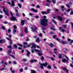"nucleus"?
Returning a JSON list of instances; mask_svg holds the SVG:
<instances>
[{"mask_svg":"<svg viewBox=\"0 0 73 73\" xmlns=\"http://www.w3.org/2000/svg\"><path fill=\"white\" fill-rule=\"evenodd\" d=\"M3 42H5V41L3 40H0V44H1Z\"/></svg>","mask_w":73,"mask_h":73,"instance_id":"nucleus-21","label":"nucleus"},{"mask_svg":"<svg viewBox=\"0 0 73 73\" xmlns=\"http://www.w3.org/2000/svg\"><path fill=\"white\" fill-rule=\"evenodd\" d=\"M2 28L3 29V30H5V27H4V26H2Z\"/></svg>","mask_w":73,"mask_h":73,"instance_id":"nucleus-59","label":"nucleus"},{"mask_svg":"<svg viewBox=\"0 0 73 73\" xmlns=\"http://www.w3.org/2000/svg\"><path fill=\"white\" fill-rule=\"evenodd\" d=\"M8 22L7 21H4V24H8Z\"/></svg>","mask_w":73,"mask_h":73,"instance_id":"nucleus-44","label":"nucleus"},{"mask_svg":"<svg viewBox=\"0 0 73 73\" xmlns=\"http://www.w3.org/2000/svg\"><path fill=\"white\" fill-rule=\"evenodd\" d=\"M50 10L48 9L47 10V11L46 12L47 13H50Z\"/></svg>","mask_w":73,"mask_h":73,"instance_id":"nucleus-24","label":"nucleus"},{"mask_svg":"<svg viewBox=\"0 0 73 73\" xmlns=\"http://www.w3.org/2000/svg\"><path fill=\"white\" fill-rule=\"evenodd\" d=\"M40 41V40H39V38H37L36 39V42H38Z\"/></svg>","mask_w":73,"mask_h":73,"instance_id":"nucleus-22","label":"nucleus"},{"mask_svg":"<svg viewBox=\"0 0 73 73\" xmlns=\"http://www.w3.org/2000/svg\"><path fill=\"white\" fill-rule=\"evenodd\" d=\"M62 62H64V63H65V62H68V61H67V60H66V59H64L63 60H62Z\"/></svg>","mask_w":73,"mask_h":73,"instance_id":"nucleus-17","label":"nucleus"},{"mask_svg":"<svg viewBox=\"0 0 73 73\" xmlns=\"http://www.w3.org/2000/svg\"><path fill=\"white\" fill-rule=\"evenodd\" d=\"M9 56H11L12 57V58H15V56H14L13 55H11V54H9Z\"/></svg>","mask_w":73,"mask_h":73,"instance_id":"nucleus-30","label":"nucleus"},{"mask_svg":"<svg viewBox=\"0 0 73 73\" xmlns=\"http://www.w3.org/2000/svg\"><path fill=\"white\" fill-rule=\"evenodd\" d=\"M50 29H51V30H54V31H56V29H54V28L53 27H50Z\"/></svg>","mask_w":73,"mask_h":73,"instance_id":"nucleus-37","label":"nucleus"},{"mask_svg":"<svg viewBox=\"0 0 73 73\" xmlns=\"http://www.w3.org/2000/svg\"><path fill=\"white\" fill-rule=\"evenodd\" d=\"M70 15H73V11H72L70 13Z\"/></svg>","mask_w":73,"mask_h":73,"instance_id":"nucleus-47","label":"nucleus"},{"mask_svg":"<svg viewBox=\"0 0 73 73\" xmlns=\"http://www.w3.org/2000/svg\"><path fill=\"white\" fill-rule=\"evenodd\" d=\"M42 14H48V13L46 12H44V11H42Z\"/></svg>","mask_w":73,"mask_h":73,"instance_id":"nucleus-27","label":"nucleus"},{"mask_svg":"<svg viewBox=\"0 0 73 73\" xmlns=\"http://www.w3.org/2000/svg\"><path fill=\"white\" fill-rule=\"evenodd\" d=\"M39 36H40V37H42V35L41 33H40V34L39 35Z\"/></svg>","mask_w":73,"mask_h":73,"instance_id":"nucleus-39","label":"nucleus"},{"mask_svg":"<svg viewBox=\"0 0 73 73\" xmlns=\"http://www.w3.org/2000/svg\"><path fill=\"white\" fill-rule=\"evenodd\" d=\"M12 48V46L11 45L8 46H7L8 48Z\"/></svg>","mask_w":73,"mask_h":73,"instance_id":"nucleus-43","label":"nucleus"},{"mask_svg":"<svg viewBox=\"0 0 73 73\" xmlns=\"http://www.w3.org/2000/svg\"><path fill=\"white\" fill-rule=\"evenodd\" d=\"M31 10L32 11H33L34 12H35V13H37V12H38V11L37 10H35L33 8H31Z\"/></svg>","mask_w":73,"mask_h":73,"instance_id":"nucleus-13","label":"nucleus"},{"mask_svg":"<svg viewBox=\"0 0 73 73\" xmlns=\"http://www.w3.org/2000/svg\"><path fill=\"white\" fill-rule=\"evenodd\" d=\"M14 30L13 32V35H15V33H16V30H15V29H16L17 28V27H16L15 26H14Z\"/></svg>","mask_w":73,"mask_h":73,"instance_id":"nucleus-9","label":"nucleus"},{"mask_svg":"<svg viewBox=\"0 0 73 73\" xmlns=\"http://www.w3.org/2000/svg\"><path fill=\"white\" fill-rule=\"evenodd\" d=\"M31 45H32V46L31 47V48H32L33 49H35V48H36V46H35L33 43H30L29 45H28L27 46V47H29Z\"/></svg>","mask_w":73,"mask_h":73,"instance_id":"nucleus-3","label":"nucleus"},{"mask_svg":"<svg viewBox=\"0 0 73 73\" xmlns=\"http://www.w3.org/2000/svg\"><path fill=\"white\" fill-rule=\"evenodd\" d=\"M10 70L11 71V73H15V70H12V68H11Z\"/></svg>","mask_w":73,"mask_h":73,"instance_id":"nucleus-20","label":"nucleus"},{"mask_svg":"<svg viewBox=\"0 0 73 73\" xmlns=\"http://www.w3.org/2000/svg\"><path fill=\"white\" fill-rule=\"evenodd\" d=\"M41 66H40V68L41 69H44V67L42 66H46L47 65H48V63L47 62H45V63L40 64Z\"/></svg>","mask_w":73,"mask_h":73,"instance_id":"nucleus-2","label":"nucleus"},{"mask_svg":"<svg viewBox=\"0 0 73 73\" xmlns=\"http://www.w3.org/2000/svg\"><path fill=\"white\" fill-rule=\"evenodd\" d=\"M33 61L34 62H37V60L36 59H34L33 60Z\"/></svg>","mask_w":73,"mask_h":73,"instance_id":"nucleus-51","label":"nucleus"},{"mask_svg":"<svg viewBox=\"0 0 73 73\" xmlns=\"http://www.w3.org/2000/svg\"><path fill=\"white\" fill-rule=\"evenodd\" d=\"M23 61L24 62H25V61H27V59H23Z\"/></svg>","mask_w":73,"mask_h":73,"instance_id":"nucleus-38","label":"nucleus"},{"mask_svg":"<svg viewBox=\"0 0 73 73\" xmlns=\"http://www.w3.org/2000/svg\"><path fill=\"white\" fill-rule=\"evenodd\" d=\"M33 60H30V62H31L33 63Z\"/></svg>","mask_w":73,"mask_h":73,"instance_id":"nucleus-64","label":"nucleus"},{"mask_svg":"<svg viewBox=\"0 0 73 73\" xmlns=\"http://www.w3.org/2000/svg\"><path fill=\"white\" fill-rule=\"evenodd\" d=\"M63 27L64 28H66V25H64L63 26Z\"/></svg>","mask_w":73,"mask_h":73,"instance_id":"nucleus-62","label":"nucleus"},{"mask_svg":"<svg viewBox=\"0 0 73 73\" xmlns=\"http://www.w3.org/2000/svg\"><path fill=\"white\" fill-rule=\"evenodd\" d=\"M66 5L68 8H69V7H70V5H69V4H66Z\"/></svg>","mask_w":73,"mask_h":73,"instance_id":"nucleus-33","label":"nucleus"},{"mask_svg":"<svg viewBox=\"0 0 73 73\" xmlns=\"http://www.w3.org/2000/svg\"><path fill=\"white\" fill-rule=\"evenodd\" d=\"M3 12L5 13V14L7 16H9V14H8V11H6L5 10V9L4 8L3 9Z\"/></svg>","mask_w":73,"mask_h":73,"instance_id":"nucleus-6","label":"nucleus"},{"mask_svg":"<svg viewBox=\"0 0 73 73\" xmlns=\"http://www.w3.org/2000/svg\"><path fill=\"white\" fill-rule=\"evenodd\" d=\"M46 6H48V7H49V3H47L46 4Z\"/></svg>","mask_w":73,"mask_h":73,"instance_id":"nucleus-63","label":"nucleus"},{"mask_svg":"<svg viewBox=\"0 0 73 73\" xmlns=\"http://www.w3.org/2000/svg\"><path fill=\"white\" fill-rule=\"evenodd\" d=\"M26 51L27 52V53L26 54L27 56H28V57H29V54H31L30 52H29V51L27 50H26Z\"/></svg>","mask_w":73,"mask_h":73,"instance_id":"nucleus-11","label":"nucleus"},{"mask_svg":"<svg viewBox=\"0 0 73 73\" xmlns=\"http://www.w3.org/2000/svg\"><path fill=\"white\" fill-rule=\"evenodd\" d=\"M25 70H28V67H26L25 68Z\"/></svg>","mask_w":73,"mask_h":73,"instance_id":"nucleus-57","label":"nucleus"},{"mask_svg":"<svg viewBox=\"0 0 73 73\" xmlns=\"http://www.w3.org/2000/svg\"><path fill=\"white\" fill-rule=\"evenodd\" d=\"M23 44H25V45H27L28 44L27 43V42H25L23 43Z\"/></svg>","mask_w":73,"mask_h":73,"instance_id":"nucleus-56","label":"nucleus"},{"mask_svg":"<svg viewBox=\"0 0 73 73\" xmlns=\"http://www.w3.org/2000/svg\"><path fill=\"white\" fill-rule=\"evenodd\" d=\"M17 45H19V46H21L22 48V47H23V45H22L21 44H18Z\"/></svg>","mask_w":73,"mask_h":73,"instance_id":"nucleus-32","label":"nucleus"},{"mask_svg":"<svg viewBox=\"0 0 73 73\" xmlns=\"http://www.w3.org/2000/svg\"><path fill=\"white\" fill-rule=\"evenodd\" d=\"M34 50L35 51H36V52H40V50H38V49H35Z\"/></svg>","mask_w":73,"mask_h":73,"instance_id":"nucleus-29","label":"nucleus"},{"mask_svg":"<svg viewBox=\"0 0 73 73\" xmlns=\"http://www.w3.org/2000/svg\"><path fill=\"white\" fill-rule=\"evenodd\" d=\"M11 7H14L15 6V2H14V1H11Z\"/></svg>","mask_w":73,"mask_h":73,"instance_id":"nucleus-14","label":"nucleus"},{"mask_svg":"<svg viewBox=\"0 0 73 73\" xmlns=\"http://www.w3.org/2000/svg\"><path fill=\"white\" fill-rule=\"evenodd\" d=\"M54 4H56V0H51Z\"/></svg>","mask_w":73,"mask_h":73,"instance_id":"nucleus-25","label":"nucleus"},{"mask_svg":"<svg viewBox=\"0 0 73 73\" xmlns=\"http://www.w3.org/2000/svg\"><path fill=\"white\" fill-rule=\"evenodd\" d=\"M43 18L44 19L40 21L41 24L44 27H46L48 25V23H48V20L45 19L46 18V16H43Z\"/></svg>","mask_w":73,"mask_h":73,"instance_id":"nucleus-1","label":"nucleus"},{"mask_svg":"<svg viewBox=\"0 0 73 73\" xmlns=\"http://www.w3.org/2000/svg\"><path fill=\"white\" fill-rule=\"evenodd\" d=\"M7 39L9 41H11V39L7 37Z\"/></svg>","mask_w":73,"mask_h":73,"instance_id":"nucleus-35","label":"nucleus"},{"mask_svg":"<svg viewBox=\"0 0 73 73\" xmlns=\"http://www.w3.org/2000/svg\"><path fill=\"white\" fill-rule=\"evenodd\" d=\"M14 46L15 47V48H17V46L16 44H14Z\"/></svg>","mask_w":73,"mask_h":73,"instance_id":"nucleus-50","label":"nucleus"},{"mask_svg":"<svg viewBox=\"0 0 73 73\" xmlns=\"http://www.w3.org/2000/svg\"><path fill=\"white\" fill-rule=\"evenodd\" d=\"M3 62H3V61H1V62L0 63L1 65V64L3 65Z\"/></svg>","mask_w":73,"mask_h":73,"instance_id":"nucleus-60","label":"nucleus"},{"mask_svg":"<svg viewBox=\"0 0 73 73\" xmlns=\"http://www.w3.org/2000/svg\"><path fill=\"white\" fill-rule=\"evenodd\" d=\"M10 14L11 15V17L10 18L11 20H12V21H15V20H17V19H16V17H14L13 16V14L12 12H10Z\"/></svg>","mask_w":73,"mask_h":73,"instance_id":"nucleus-4","label":"nucleus"},{"mask_svg":"<svg viewBox=\"0 0 73 73\" xmlns=\"http://www.w3.org/2000/svg\"><path fill=\"white\" fill-rule=\"evenodd\" d=\"M62 69H63V70H66L67 69L66 68H62Z\"/></svg>","mask_w":73,"mask_h":73,"instance_id":"nucleus-42","label":"nucleus"},{"mask_svg":"<svg viewBox=\"0 0 73 73\" xmlns=\"http://www.w3.org/2000/svg\"><path fill=\"white\" fill-rule=\"evenodd\" d=\"M61 9H62V11H64V6H61Z\"/></svg>","mask_w":73,"mask_h":73,"instance_id":"nucleus-26","label":"nucleus"},{"mask_svg":"<svg viewBox=\"0 0 73 73\" xmlns=\"http://www.w3.org/2000/svg\"><path fill=\"white\" fill-rule=\"evenodd\" d=\"M47 2L49 3H51V1H49L48 0H46Z\"/></svg>","mask_w":73,"mask_h":73,"instance_id":"nucleus-54","label":"nucleus"},{"mask_svg":"<svg viewBox=\"0 0 73 73\" xmlns=\"http://www.w3.org/2000/svg\"><path fill=\"white\" fill-rule=\"evenodd\" d=\"M52 21L53 22L54 24H56V22L54 20V19H52Z\"/></svg>","mask_w":73,"mask_h":73,"instance_id":"nucleus-31","label":"nucleus"},{"mask_svg":"<svg viewBox=\"0 0 73 73\" xmlns=\"http://www.w3.org/2000/svg\"><path fill=\"white\" fill-rule=\"evenodd\" d=\"M25 33H28V29L26 27L25 29Z\"/></svg>","mask_w":73,"mask_h":73,"instance_id":"nucleus-19","label":"nucleus"},{"mask_svg":"<svg viewBox=\"0 0 73 73\" xmlns=\"http://www.w3.org/2000/svg\"><path fill=\"white\" fill-rule=\"evenodd\" d=\"M49 45L50 47H53V46H54V45L52 43L50 44Z\"/></svg>","mask_w":73,"mask_h":73,"instance_id":"nucleus-23","label":"nucleus"},{"mask_svg":"<svg viewBox=\"0 0 73 73\" xmlns=\"http://www.w3.org/2000/svg\"><path fill=\"white\" fill-rule=\"evenodd\" d=\"M56 38V35H53L52 36V38Z\"/></svg>","mask_w":73,"mask_h":73,"instance_id":"nucleus-52","label":"nucleus"},{"mask_svg":"<svg viewBox=\"0 0 73 73\" xmlns=\"http://www.w3.org/2000/svg\"><path fill=\"white\" fill-rule=\"evenodd\" d=\"M38 54L39 55V56H42V53H39Z\"/></svg>","mask_w":73,"mask_h":73,"instance_id":"nucleus-45","label":"nucleus"},{"mask_svg":"<svg viewBox=\"0 0 73 73\" xmlns=\"http://www.w3.org/2000/svg\"><path fill=\"white\" fill-rule=\"evenodd\" d=\"M25 21L23 20H21V25L23 26L24 25V23L25 22Z\"/></svg>","mask_w":73,"mask_h":73,"instance_id":"nucleus-10","label":"nucleus"},{"mask_svg":"<svg viewBox=\"0 0 73 73\" xmlns=\"http://www.w3.org/2000/svg\"><path fill=\"white\" fill-rule=\"evenodd\" d=\"M3 15H0V19H1V18H3Z\"/></svg>","mask_w":73,"mask_h":73,"instance_id":"nucleus-58","label":"nucleus"},{"mask_svg":"<svg viewBox=\"0 0 73 73\" xmlns=\"http://www.w3.org/2000/svg\"><path fill=\"white\" fill-rule=\"evenodd\" d=\"M51 59L52 61H54V58H53V57H51Z\"/></svg>","mask_w":73,"mask_h":73,"instance_id":"nucleus-46","label":"nucleus"},{"mask_svg":"<svg viewBox=\"0 0 73 73\" xmlns=\"http://www.w3.org/2000/svg\"><path fill=\"white\" fill-rule=\"evenodd\" d=\"M18 6H19V8H20L21 7V4H18Z\"/></svg>","mask_w":73,"mask_h":73,"instance_id":"nucleus-48","label":"nucleus"},{"mask_svg":"<svg viewBox=\"0 0 73 73\" xmlns=\"http://www.w3.org/2000/svg\"><path fill=\"white\" fill-rule=\"evenodd\" d=\"M55 39L56 40V41H60L59 39H58V38H55Z\"/></svg>","mask_w":73,"mask_h":73,"instance_id":"nucleus-49","label":"nucleus"},{"mask_svg":"<svg viewBox=\"0 0 73 73\" xmlns=\"http://www.w3.org/2000/svg\"><path fill=\"white\" fill-rule=\"evenodd\" d=\"M15 16L17 17L20 16V15L18 13V10L17 9H15Z\"/></svg>","mask_w":73,"mask_h":73,"instance_id":"nucleus-5","label":"nucleus"},{"mask_svg":"<svg viewBox=\"0 0 73 73\" xmlns=\"http://www.w3.org/2000/svg\"><path fill=\"white\" fill-rule=\"evenodd\" d=\"M8 33H10V32H11V29H8Z\"/></svg>","mask_w":73,"mask_h":73,"instance_id":"nucleus-40","label":"nucleus"},{"mask_svg":"<svg viewBox=\"0 0 73 73\" xmlns=\"http://www.w3.org/2000/svg\"><path fill=\"white\" fill-rule=\"evenodd\" d=\"M69 19H68L66 21H65V23H68V21H69Z\"/></svg>","mask_w":73,"mask_h":73,"instance_id":"nucleus-61","label":"nucleus"},{"mask_svg":"<svg viewBox=\"0 0 73 73\" xmlns=\"http://www.w3.org/2000/svg\"><path fill=\"white\" fill-rule=\"evenodd\" d=\"M60 42H61V43H62V44H68V42H66V41H63V40H60Z\"/></svg>","mask_w":73,"mask_h":73,"instance_id":"nucleus-8","label":"nucleus"},{"mask_svg":"<svg viewBox=\"0 0 73 73\" xmlns=\"http://www.w3.org/2000/svg\"><path fill=\"white\" fill-rule=\"evenodd\" d=\"M40 6L39 5H37L36 6V8H40Z\"/></svg>","mask_w":73,"mask_h":73,"instance_id":"nucleus-53","label":"nucleus"},{"mask_svg":"<svg viewBox=\"0 0 73 73\" xmlns=\"http://www.w3.org/2000/svg\"><path fill=\"white\" fill-rule=\"evenodd\" d=\"M68 40L70 42V44H72L73 43V40H71L70 39H68Z\"/></svg>","mask_w":73,"mask_h":73,"instance_id":"nucleus-15","label":"nucleus"},{"mask_svg":"<svg viewBox=\"0 0 73 73\" xmlns=\"http://www.w3.org/2000/svg\"><path fill=\"white\" fill-rule=\"evenodd\" d=\"M18 49H19V50H21L22 49V50H21V52L22 53H23L24 52V50L22 49V48H21L20 47H18Z\"/></svg>","mask_w":73,"mask_h":73,"instance_id":"nucleus-16","label":"nucleus"},{"mask_svg":"<svg viewBox=\"0 0 73 73\" xmlns=\"http://www.w3.org/2000/svg\"><path fill=\"white\" fill-rule=\"evenodd\" d=\"M57 18L58 19H59V21H62L63 19L62 17L60 16H57Z\"/></svg>","mask_w":73,"mask_h":73,"instance_id":"nucleus-7","label":"nucleus"},{"mask_svg":"<svg viewBox=\"0 0 73 73\" xmlns=\"http://www.w3.org/2000/svg\"><path fill=\"white\" fill-rule=\"evenodd\" d=\"M21 37H23V36H24V35L23 34V33H21Z\"/></svg>","mask_w":73,"mask_h":73,"instance_id":"nucleus-55","label":"nucleus"},{"mask_svg":"<svg viewBox=\"0 0 73 73\" xmlns=\"http://www.w3.org/2000/svg\"><path fill=\"white\" fill-rule=\"evenodd\" d=\"M61 56H62V55H61V54H59L58 57V58H61Z\"/></svg>","mask_w":73,"mask_h":73,"instance_id":"nucleus-34","label":"nucleus"},{"mask_svg":"<svg viewBox=\"0 0 73 73\" xmlns=\"http://www.w3.org/2000/svg\"><path fill=\"white\" fill-rule=\"evenodd\" d=\"M31 28L32 29V31L33 32H34V31H36L37 29V28L36 27H34L33 28V29L32 27Z\"/></svg>","mask_w":73,"mask_h":73,"instance_id":"nucleus-12","label":"nucleus"},{"mask_svg":"<svg viewBox=\"0 0 73 73\" xmlns=\"http://www.w3.org/2000/svg\"><path fill=\"white\" fill-rule=\"evenodd\" d=\"M11 52H12V50H11V49H10L8 50V54L9 56V54H10V53H11Z\"/></svg>","mask_w":73,"mask_h":73,"instance_id":"nucleus-18","label":"nucleus"},{"mask_svg":"<svg viewBox=\"0 0 73 73\" xmlns=\"http://www.w3.org/2000/svg\"><path fill=\"white\" fill-rule=\"evenodd\" d=\"M19 71H20L21 72H23V70L22 68H21Z\"/></svg>","mask_w":73,"mask_h":73,"instance_id":"nucleus-41","label":"nucleus"},{"mask_svg":"<svg viewBox=\"0 0 73 73\" xmlns=\"http://www.w3.org/2000/svg\"><path fill=\"white\" fill-rule=\"evenodd\" d=\"M47 68H48L49 69H51V66L50 65H48L47 66Z\"/></svg>","mask_w":73,"mask_h":73,"instance_id":"nucleus-28","label":"nucleus"},{"mask_svg":"<svg viewBox=\"0 0 73 73\" xmlns=\"http://www.w3.org/2000/svg\"><path fill=\"white\" fill-rule=\"evenodd\" d=\"M40 59L42 60H44V56H42V57H41L40 58Z\"/></svg>","mask_w":73,"mask_h":73,"instance_id":"nucleus-36","label":"nucleus"}]
</instances>
